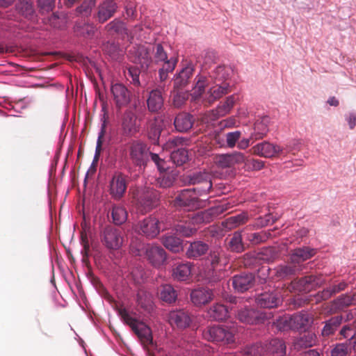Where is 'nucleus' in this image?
Wrapping results in <instances>:
<instances>
[{
    "label": "nucleus",
    "instance_id": "f257e3e1",
    "mask_svg": "<svg viewBox=\"0 0 356 356\" xmlns=\"http://www.w3.org/2000/svg\"><path fill=\"white\" fill-rule=\"evenodd\" d=\"M117 311L124 322L130 326L138 337L145 350H149L150 348L154 347L152 330L149 327L131 317L125 308H118Z\"/></svg>",
    "mask_w": 356,
    "mask_h": 356
},
{
    "label": "nucleus",
    "instance_id": "f03ea898",
    "mask_svg": "<svg viewBox=\"0 0 356 356\" xmlns=\"http://www.w3.org/2000/svg\"><path fill=\"white\" fill-rule=\"evenodd\" d=\"M131 198V202L137 211L146 213L157 206L159 193L150 187L138 188L132 191Z\"/></svg>",
    "mask_w": 356,
    "mask_h": 356
},
{
    "label": "nucleus",
    "instance_id": "7ed1b4c3",
    "mask_svg": "<svg viewBox=\"0 0 356 356\" xmlns=\"http://www.w3.org/2000/svg\"><path fill=\"white\" fill-rule=\"evenodd\" d=\"M152 52H154L153 61L157 64L163 63L162 67L159 70V79L161 82H163L168 78V74L172 72L175 70L178 60L174 56L168 58L161 44H155L154 47H152Z\"/></svg>",
    "mask_w": 356,
    "mask_h": 356
},
{
    "label": "nucleus",
    "instance_id": "20e7f679",
    "mask_svg": "<svg viewBox=\"0 0 356 356\" xmlns=\"http://www.w3.org/2000/svg\"><path fill=\"white\" fill-rule=\"evenodd\" d=\"M236 329L227 326L213 325L207 327L202 332L203 337L212 342H222L224 344L235 341Z\"/></svg>",
    "mask_w": 356,
    "mask_h": 356
},
{
    "label": "nucleus",
    "instance_id": "39448f33",
    "mask_svg": "<svg viewBox=\"0 0 356 356\" xmlns=\"http://www.w3.org/2000/svg\"><path fill=\"white\" fill-rule=\"evenodd\" d=\"M129 156L132 163L145 168L149 161L150 151L147 145L140 140H133L129 144Z\"/></svg>",
    "mask_w": 356,
    "mask_h": 356
},
{
    "label": "nucleus",
    "instance_id": "423d86ee",
    "mask_svg": "<svg viewBox=\"0 0 356 356\" xmlns=\"http://www.w3.org/2000/svg\"><path fill=\"white\" fill-rule=\"evenodd\" d=\"M198 192L195 189H184L178 193L172 201L176 207L183 208L186 210H194L201 207Z\"/></svg>",
    "mask_w": 356,
    "mask_h": 356
},
{
    "label": "nucleus",
    "instance_id": "0eeeda50",
    "mask_svg": "<svg viewBox=\"0 0 356 356\" xmlns=\"http://www.w3.org/2000/svg\"><path fill=\"white\" fill-rule=\"evenodd\" d=\"M152 53V47L146 44H135L129 50L131 60L139 64L143 70H147L153 62Z\"/></svg>",
    "mask_w": 356,
    "mask_h": 356
},
{
    "label": "nucleus",
    "instance_id": "6e6552de",
    "mask_svg": "<svg viewBox=\"0 0 356 356\" xmlns=\"http://www.w3.org/2000/svg\"><path fill=\"white\" fill-rule=\"evenodd\" d=\"M277 257V252L274 247H265L257 252H248L243 255L244 265L250 266L254 263L273 262Z\"/></svg>",
    "mask_w": 356,
    "mask_h": 356
},
{
    "label": "nucleus",
    "instance_id": "1a4fd4ad",
    "mask_svg": "<svg viewBox=\"0 0 356 356\" xmlns=\"http://www.w3.org/2000/svg\"><path fill=\"white\" fill-rule=\"evenodd\" d=\"M288 291L282 289H277L272 292L261 293L256 298L257 305L262 308L271 309L278 307L284 300Z\"/></svg>",
    "mask_w": 356,
    "mask_h": 356
},
{
    "label": "nucleus",
    "instance_id": "9d476101",
    "mask_svg": "<svg viewBox=\"0 0 356 356\" xmlns=\"http://www.w3.org/2000/svg\"><path fill=\"white\" fill-rule=\"evenodd\" d=\"M211 175L207 172H195L188 175L185 181L188 184L197 185L193 189L198 192V195L207 194L212 188Z\"/></svg>",
    "mask_w": 356,
    "mask_h": 356
},
{
    "label": "nucleus",
    "instance_id": "9b49d317",
    "mask_svg": "<svg viewBox=\"0 0 356 356\" xmlns=\"http://www.w3.org/2000/svg\"><path fill=\"white\" fill-rule=\"evenodd\" d=\"M102 236L104 245L109 250H118L123 244L124 236L122 232L112 226L106 227Z\"/></svg>",
    "mask_w": 356,
    "mask_h": 356
},
{
    "label": "nucleus",
    "instance_id": "f8f14e48",
    "mask_svg": "<svg viewBox=\"0 0 356 356\" xmlns=\"http://www.w3.org/2000/svg\"><path fill=\"white\" fill-rule=\"evenodd\" d=\"M325 282L321 275H310L300 278L297 281H291V288L300 291L309 292L316 288L320 287Z\"/></svg>",
    "mask_w": 356,
    "mask_h": 356
},
{
    "label": "nucleus",
    "instance_id": "ddd939ff",
    "mask_svg": "<svg viewBox=\"0 0 356 356\" xmlns=\"http://www.w3.org/2000/svg\"><path fill=\"white\" fill-rule=\"evenodd\" d=\"M111 92L115 105L119 110L128 106L131 101V92L122 83L112 84Z\"/></svg>",
    "mask_w": 356,
    "mask_h": 356
},
{
    "label": "nucleus",
    "instance_id": "4468645a",
    "mask_svg": "<svg viewBox=\"0 0 356 356\" xmlns=\"http://www.w3.org/2000/svg\"><path fill=\"white\" fill-rule=\"evenodd\" d=\"M315 253L314 249L308 247L296 249L291 253V275L302 270L304 266L300 264L312 258Z\"/></svg>",
    "mask_w": 356,
    "mask_h": 356
},
{
    "label": "nucleus",
    "instance_id": "2eb2a0df",
    "mask_svg": "<svg viewBox=\"0 0 356 356\" xmlns=\"http://www.w3.org/2000/svg\"><path fill=\"white\" fill-rule=\"evenodd\" d=\"M127 188V176L121 172H115L109 183V193L115 200H120Z\"/></svg>",
    "mask_w": 356,
    "mask_h": 356
},
{
    "label": "nucleus",
    "instance_id": "dca6fc26",
    "mask_svg": "<svg viewBox=\"0 0 356 356\" xmlns=\"http://www.w3.org/2000/svg\"><path fill=\"white\" fill-rule=\"evenodd\" d=\"M165 86H159V88L152 90L149 92L147 99V106L148 111L152 113H159L164 106V98L162 95V91H164Z\"/></svg>",
    "mask_w": 356,
    "mask_h": 356
},
{
    "label": "nucleus",
    "instance_id": "f3484780",
    "mask_svg": "<svg viewBox=\"0 0 356 356\" xmlns=\"http://www.w3.org/2000/svg\"><path fill=\"white\" fill-rule=\"evenodd\" d=\"M192 315L185 309L171 311L168 314V321L173 327L185 329L192 323Z\"/></svg>",
    "mask_w": 356,
    "mask_h": 356
},
{
    "label": "nucleus",
    "instance_id": "a211bd4d",
    "mask_svg": "<svg viewBox=\"0 0 356 356\" xmlns=\"http://www.w3.org/2000/svg\"><path fill=\"white\" fill-rule=\"evenodd\" d=\"M159 220L153 216H149L138 223V232L147 238H154L160 232Z\"/></svg>",
    "mask_w": 356,
    "mask_h": 356
},
{
    "label": "nucleus",
    "instance_id": "6ab92c4d",
    "mask_svg": "<svg viewBox=\"0 0 356 356\" xmlns=\"http://www.w3.org/2000/svg\"><path fill=\"white\" fill-rule=\"evenodd\" d=\"M292 344L294 350L300 351L317 346L318 338L315 333L306 332L294 337Z\"/></svg>",
    "mask_w": 356,
    "mask_h": 356
},
{
    "label": "nucleus",
    "instance_id": "aec40b11",
    "mask_svg": "<svg viewBox=\"0 0 356 356\" xmlns=\"http://www.w3.org/2000/svg\"><path fill=\"white\" fill-rule=\"evenodd\" d=\"M237 318L240 321L245 323L257 324L263 323L267 318V316L266 314L260 311L245 307L238 310Z\"/></svg>",
    "mask_w": 356,
    "mask_h": 356
},
{
    "label": "nucleus",
    "instance_id": "412c9836",
    "mask_svg": "<svg viewBox=\"0 0 356 356\" xmlns=\"http://www.w3.org/2000/svg\"><path fill=\"white\" fill-rule=\"evenodd\" d=\"M118 10V5L113 0H105L99 3L95 15L98 22L103 24L111 18Z\"/></svg>",
    "mask_w": 356,
    "mask_h": 356
},
{
    "label": "nucleus",
    "instance_id": "4be33fe9",
    "mask_svg": "<svg viewBox=\"0 0 356 356\" xmlns=\"http://www.w3.org/2000/svg\"><path fill=\"white\" fill-rule=\"evenodd\" d=\"M136 115L132 111H125L122 117L121 124L124 136L130 137L139 131V127L136 124Z\"/></svg>",
    "mask_w": 356,
    "mask_h": 356
},
{
    "label": "nucleus",
    "instance_id": "5701e85b",
    "mask_svg": "<svg viewBox=\"0 0 356 356\" xmlns=\"http://www.w3.org/2000/svg\"><path fill=\"white\" fill-rule=\"evenodd\" d=\"M216 163L222 168H232L245 162V155L238 152L232 154H220L216 156Z\"/></svg>",
    "mask_w": 356,
    "mask_h": 356
},
{
    "label": "nucleus",
    "instance_id": "b1692460",
    "mask_svg": "<svg viewBox=\"0 0 356 356\" xmlns=\"http://www.w3.org/2000/svg\"><path fill=\"white\" fill-rule=\"evenodd\" d=\"M254 275L252 273H241L232 278V286L238 292H245L252 288L254 284Z\"/></svg>",
    "mask_w": 356,
    "mask_h": 356
},
{
    "label": "nucleus",
    "instance_id": "393cba45",
    "mask_svg": "<svg viewBox=\"0 0 356 356\" xmlns=\"http://www.w3.org/2000/svg\"><path fill=\"white\" fill-rule=\"evenodd\" d=\"M348 282L344 280L339 282V283H334V284L325 288L323 290L318 291L314 296L316 301L321 302L323 300H327L335 294L344 291L348 287Z\"/></svg>",
    "mask_w": 356,
    "mask_h": 356
},
{
    "label": "nucleus",
    "instance_id": "a878e982",
    "mask_svg": "<svg viewBox=\"0 0 356 356\" xmlns=\"http://www.w3.org/2000/svg\"><path fill=\"white\" fill-rule=\"evenodd\" d=\"M214 297L213 291L208 288H198L191 293V302L195 306H202L213 300Z\"/></svg>",
    "mask_w": 356,
    "mask_h": 356
},
{
    "label": "nucleus",
    "instance_id": "bb28decb",
    "mask_svg": "<svg viewBox=\"0 0 356 356\" xmlns=\"http://www.w3.org/2000/svg\"><path fill=\"white\" fill-rule=\"evenodd\" d=\"M248 230L251 229H247L246 227L242 230V232H243L245 241H248L250 244L252 245H257L260 243H265L273 236V230L270 229L259 232H248Z\"/></svg>",
    "mask_w": 356,
    "mask_h": 356
},
{
    "label": "nucleus",
    "instance_id": "cd10ccee",
    "mask_svg": "<svg viewBox=\"0 0 356 356\" xmlns=\"http://www.w3.org/2000/svg\"><path fill=\"white\" fill-rule=\"evenodd\" d=\"M195 72V66L192 63L187 64L175 76L174 79V88H181L185 87L189 82Z\"/></svg>",
    "mask_w": 356,
    "mask_h": 356
},
{
    "label": "nucleus",
    "instance_id": "c85d7f7f",
    "mask_svg": "<svg viewBox=\"0 0 356 356\" xmlns=\"http://www.w3.org/2000/svg\"><path fill=\"white\" fill-rule=\"evenodd\" d=\"M269 122L270 118L266 115L259 117L256 120L254 124L253 131L250 134V138L253 141L259 140L266 135L268 131Z\"/></svg>",
    "mask_w": 356,
    "mask_h": 356
},
{
    "label": "nucleus",
    "instance_id": "c756f323",
    "mask_svg": "<svg viewBox=\"0 0 356 356\" xmlns=\"http://www.w3.org/2000/svg\"><path fill=\"white\" fill-rule=\"evenodd\" d=\"M252 151L254 154L270 158L275 156L280 151V147L264 141L252 147Z\"/></svg>",
    "mask_w": 356,
    "mask_h": 356
},
{
    "label": "nucleus",
    "instance_id": "7c9ffc66",
    "mask_svg": "<svg viewBox=\"0 0 356 356\" xmlns=\"http://www.w3.org/2000/svg\"><path fill=\"white\" fill-rule=\"evenodd\" d=\"M195 122L192 115L188 113L181 112L178 113L174 120V125L179 132H187L189 131Z\"/></svg>",
    "mask_w": 356,
    "mask_h": 356
},
{
    "label": "nucleus",
    "instance_id": "2f4dec72",
    "mask_svg": "<svg viewBox=\"0 0 356 356\" xmlns=\"http://www.w3.org/2000/svg\"><path fill=\"white\" fill-rule=\"evenodd\" d=\"M232 73V70L230 67L218 65L210 73L209 78L210 81H213V83H229L227 81Z\"/></svg>",
    "mask_w": 356,
    "mask_h": 356
},
{
    "label": "nucleus",
    "instance_id": "473e14b6",
    "mask_svg": "<svg viewBox=\"0 0 356 356\" xmlns=\"http://www.w3.org/2000/svg\"><path fill=\"white\" fill-rule=\"evenodd\" d=\"M229 92V83H214V86L211 87L207 93L205 101L210 104Z\"/></svg>",
    "mask_w": 356,
    "mask_h": 356
},
{
    "label": "nucleus",
    "instance_id": "72a5a7b5",
    "mask_svg": "<svg viewBox=\"0 0 356 356\" xmlns=\"http://www.w3.org/2000/svg\"><path fill=\"white\" fill-rule=\"evenodd\" d=\"M148 260L154 266H159L164 263L166 259L165 250L160 246L152 245L146 250Z\"/></svg>",
    "mask_w": 356,
    "mask_h": 356
},
{
    "label": "nucleus",
    "instance_id": "f704fd0d",
    "mask_svg": "<svg viewBox=\"0 0 356 356\" xmlns=\"http://www.w3.org/2000/svg\"><path fill=\"white\" fill-rule=\"evenodd\" d=\"M302 145V140L300 139H294L291 141V163L293 166L303 165L305 156L302 152H300Z\"/></svg>",
    "mask_w": 356,
    "mask_h": 356
},
{
    "label": "nucleus",
    "instance_id": "c9c22d12",
    "mask_svg": "<svg viewBox=\"0 0 356 356\" xmlns=\"http://www.w3.org/2000/svg\"><path fill=\"white\" fill-rule=\"evenodd\" d=\"M249 220L247 212H242L238 215L231 216L222 222V227L226 231H229L237 227L245 224Z\"/></svg>",
    "mask_w": 356,
    "mask_h": 356
},
{
    "label": "nucleus",
    "instance_id": "e433bc0d",
    "mask_svg": "<svg viewBox=\"0 0 356 356\" xmlns=\"http://www.w3.org/2000/svg\"><path fill=\"white\" fill-rule=\"evenodd\" d=\"M313 322V318L307 312L301 311L291 315V325L293 324L296 329L305 328Z\"/></svg>",
    "mask_w": 356,
    "mask_h": 356
},
{
    "label": "nucleus",
    "instance_id": "4c0bfd02",
    "mask_svg": "<svg viewBox=\"0 0 356 356\" xmlns=\"http://www.w3.org/2000/svg\"><path fill=\"white\" fill-rule=\"evenodd\" d=\"M209 250V245L202 241H196L191 243L188 248L186 255L190 259H196L205 254Z\"/></svg>",
    "mask_w": 356,
    "mask_h": 356
},
{
    "label": "nucleus",
    "instance_id": "58836bf2",
    "mask_svg": "<svg viewBox=\"0 0 356 356\" xmlns=\"http://www.w3.org/2000/svg\"><path fill=\"white\" fill-rule=\"evenodd\" d=\"M343 319V318L341 315H337L325 321L321 330V335L325 337L334 334L341 325Z\"/></svg>",
    "mask_w": 356,
    "mask_h": 356
},
{
    "label": "nucleus",
    "instance_id": "ea45409f",
    "mask_svg": "<svg viewBox=\"0 0 356 356\" xmlns=\"http://www.w3.org/2000/svg\"><path fill=\"white\" fill-rule=\"evenodd\" d=\"M236 99L234 95L227 97L223 103H220L215 110L212 111L213 118H219L228 114L233 108Z\"/></svg>",
    "mask_w": 356,
    "mask_h": 356
},
{
    "label": "nucleus",
    "instance_id": "a19ab883",
    "mask_svg": "<svg viewBox=\"0 0 356 356\" xmlns=\"http://www.w3.org/2000/svg\"><path fill=\"white\" fill-rule=\"evenodd\" d=\"M213 217V212L211 209L192 213L188 214L187 218L191 222L193 225L207 223L212 220Z\"/></svg>",
    "mask_w": 356,
    "mask_h": 356
},
{
    "label": "nucleus",
    "instance_id": "79ce46f5",
    "mask_svg": "<svg viewBox=\"0 0 356 356\" xmlns=\"http://www.w3.org/2000/svg\"><path fill=\"white\" fill-rule=\"evenodd\" d=\"M209 77L203 74H198L195 77V85L193 89L192 97L194 100L200 97L204 92L205 88L210 83Z\"/></svg>",
    "mask_w": 356,
    "mask_h": 356
},
{
    "label": "nucleus",
    "instance_id": "37998d69",
    "mask_svg": "<svg viewBox=\"0 0 356 356\" xmlns=\"http://www.w3.org/2000/svg\"><path fill=\"white\" fill-rule=\"evenodd\" d=\"M191 273V264L187 263L178 264L172 270V276L178 281L186 280Z\"/></svg>",
    "mask_w": 356,
    "mask_h": 356
},
{
    "label": "nucleus",
    "instance_id": "c03bdc74",
    "mask_svg": "<svg viewBox=\"0 0 356 356\" xmlns=\"http://www.w3.org/2000/svg\"><path fill=\"white\" fill-rule=\"evenodd\" d=\"M111 216L115 225H121L127 221L128 213L124 207L115 204L112 207Z\"/></svg>",
    "mask_w": 356,
    "mask_h": 356
},
{
    "label": "nucleus",
    "instance_id": "a18cd8bd",
    "mask_svg": "<svg viewBox=\"0 0 356 356\" xmlns=\"http://www.w3.org/2000/svg\"><path fill=\"white\" fill-rule=\"evenodd\" d=\"M228 309L222 304L216 303L209 308L208 315L215 321H223L228 317Z\"/></svg>",
    "mask_w": 356,
    "mask_h": 356
},
{
    "label": "nucleus",
    "instance_id": "49530a36",
    "mask_svg": "<svg viewBox=\"0 0 356 356\" xmlns=\"http://www.w3.org/2000/svg\"><path fill=\"white\" fill-rule=\"evenodd\" d=\"M16 9L18 13L28 19H33L35 13L31 1L28 0H21L16 5Z\"/></svg>",
    "mask_w": 356,
    "mask_h": 356
},
{
    "label": "nucleus",
    "instance_id": "de8ad7c7",
    "mask_svg": "<svg viewBox=\"0 0 356 356\" xmlns=\"http://www.w3.org/2000/svg\"><path fill=\"white\" fill-rule=\"evenodd\" d=\"M264 346L266 350V354H286V346L279 339H273Z\"/></svg>",
    "mask_w": 356,
    "mask_h": 356
},
{
    "label": "nucleus",
    "instance_id": "09e8293b",
    "mask_svg": "<svg viewBox=\"0 0 356 356\" xmlns=\"http://www.w3.org/2000/svg\"><path fill=\"white\" fill-rule=\"evenodd\" d=\"M102 51L113 60H120L123 55V51L118 44L112 42H106L103 44Z\"/></svg>",
    "mask_w": 356,
    "mask_h": 356
},
{
    "label": "nucleus",
    "instance_id": "8fccbe9b",
    "mask_svg": "<svg viewBox=\"0 0 356 356\" xmlns=\"http://www.w3.org/2000/svg\"><path fill=\"white\" fill-rule=\"evenodd\" d=\"M175 230L177 234L182 236L189 237L193 236L197 231L196 228L193 226L188 218L184 221H180L175 225Z\"/></svg>",
    "mask_w": 356,
    "mask_h": 356
},
{
    "label": "nucleus",
    "instance_id": "3c124183",
    "mask_svg": "<svg viewBox=\"0 0 356 356\" xmlns=\"http://www.w3.org/2000/svg\"><path fill=\"white\" fill-rule=\"evenodd\" d=\"M242 231L235 232L229 241L228 242V249L234 252L240 253L245 250V245L242 239Z\"/></svg>",
    "mask_w": 356,
    "mask_h": 356
},
{
    "label": "nucleus",
    "instance_id": "603ef678",
    "mask_svg": "<svg viewBox=\"0 0 356 356\" xmlns=\"http://www.w3.org/2000/svg\"><path fill=\"white\" fill-rule=\"evenodd\" d=\"M351 306L350 299L348 294H342L332 301L330 310L332 312L342 311L348 307Z\"/></svg>",
    "mask_w": 356,
    "mask_h": 356
},
{
    "label": "nucleus",
    "instance_id": "864d4df0",
    "mask_svg": "<svg viewBox=\"0 0 356 356\" xmlns=\"http://www.w3.org/2000/svg\"><path fill=\"white\" fill-rule=\"evenodd\" d=\"M161 131L162 126L161 122L156 120L151 122L147 130V137L149 140H151L153 144H158Z\"/></svg>",
    "mask_w": 356,
    "mask_h": 356
},
{
    "label": "nucleus",
    "instance_id": "5fc2aeb1",
    "mask_svg": "<svg viewBox=\"0 0 356 356\" xmlns=\"http://www.w3.org/2000/svg\"><path fill=\"white\" fill-rule=\"evenodd\" d=\"M177 296V292L171 285L164 284L161 286L159 297L163 301L172 303L175 301Z\"/></svg>",
    "mask_w": 356,
    "mask_h": 356
},
{
    "label": "nucleus",
    "instance_id": "6e6d98bb",
    "mask_svg": "<svg viewBox=\"0 0 356 356\" xmlns=\"http://www.w3.org/2000/svg\"><path fill=\"white\" fill-rule=\"evenodd\" d=\"M162 243L167 249L174 252H179L181 248V240L172 235H165Z\"/></svg>",
    "mask_w": 356,
    "mask_h": 356
},
{
    "label": "nucleus",
    "instance_id": "4d7b16f0",
    "mask_svg": "<svg viewBox=\"0 0 356 356\" xmlns=\"http://www.w3.org/2000/svg\"><path fill=\"white\" fill-rule=\"evenodd\" d=\"M241 353L244 356H264L266 350L263 345L256 343L245 346L242 349Z\"/></svg>",
    "mask_w": 356,
    "mask_h": 356
},
{
    "label": "nucleus",
    "instance_id": "13d9d810",
    "mask_svg": "<svg viewBox=\"0 0 356 356\" xmlns=\"http://www.w3.org/2000/svg\"><path fill=\"white\" fill-rule=\"evenodd\" d=\"M104 29L110 35H113L115 33L122 34L126 31L124 24L118 19H115L107 24L105 26Z\"/></svg>",
    "mask_w": 356,
    "mask_h": 356
},
{
    "label": "nucleus",
    "instance_id": "bf43d9fd",
    "mask_svg": "<svg viewBox=\"0 0 356 356\" xmlns=\"http://www.w3.org/2000/svg\"><path fill=\"white\" fill-rule=\"evenodd\" d=\"M170 158L177 165H182L188 160V151L184 148H178L177 150L172 152Z\"/></svg>",
    "mask_w": 356,
    "mask_h": 356
},
{
    "label": "nucleus",
    "instance_id": "052dcab7",
    "mask_svg": "<svg viewBox=\"0 0 356 356\" xmlns=\"http://www.w3.org/2000/svg\"><path fill=\"white\" fill-rule=\"evenodd\" d=\"M96 3L95 0H83L80 6L76 7L75 11L77 16L88 17Z\"/></svg>",
    "mask_w": 356,
    "mask_h": 356
},
{
    "label": "nucleus",
    "instance_id": "680f3d73",
    "mask_svg": "<svg viewBox=\"0 0 356 356\" xmlns=\"http://www.w3.org/2000/svg\"><path fill=\"white\" fill-rule=\"evenodd\" d=\"M127 277L135 284H140L143 282L145 279V273L141 266H138L131 268Z\"/></svg>",
    "mask_w": 356,
    "mask_h": 356
},
{
    "label": "nucleus",
    "instance_id": "e2e57ef3",
    "mask_svg": "<svg viewBox=\"0 0 356 356\" xmlns=\"http://www.w3.org/2000/svg\"><path fill=\"white\" fill-rule=\"evenodd\" d=\"M176 179L173 173L161 174L156 179V184L161 188H169L172 186Z\"/></svg>",
    "mask_w": 356,
    "mask_h": 356
},
{
    "label": "nucleus",
    "instance_id": "0e129e2a",
    "mask_svg": "<svg viewBox=\"0 0 356 356\" xmlns=\"http://www.w3.org/2000/svg\"><path fill=\"white\" fill-rule=\"evenodd\" d=\"M351 347L348 343H339L332 346L330 351L331 356H348Z\"/></svg>",
    "mask_w": 356,
    "mask_h": 356
},
{
    "label": "nucleus",
    "instance_id": "69168bd1",
    "mask_svg": "<svg viewBox=\"0 0 356 356\" xmlns=\"http://www.w3.org/2000/svg\"><path fill=\"white\" fill-rule=\"evenodd\" d=\"M189 95L187 92L177 91L175 92L172 97V105L174 107L181 108L188 99Z\"/></svg>",
    "mask_w": 356,
    "mask_h": 356
},
{
    "label": "nucleus",
    "instance_id": "338daca9",
    "mask_svg": "<svg viewBox=\"0 0 356 356\" xmlns=\"http://www.w3.org/2000/svg\"><path fill=\"white\" fill-rule=\"evenodd\" d=\"M75 30L83 36L92 37L96 31V27L93 24L85 23L83 26L77 25Z\"/></svg>",
    "mask_w": 356,
    "mask_h": 356
},
{
    "label": "nucleus",
    "instance_id": "774afa93",
    "mask_svg": "<svg viewBox=\"0 0 356 356\" xmlns=\"http://www.w3.org/2000/svg\"><path fill=\"white\" fill-rule=\"evenodd\" d=\"M241 133L239 131L228 132L225 134V145L229 148H233L237 141L240 139Z\"/></svg>",
    "mask_w": 356,
    "mask_h": 356
}]
</instances>
